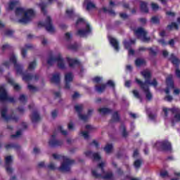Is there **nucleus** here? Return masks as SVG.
I'll list each match as a JSON object with an SVG mask.
<instances>
[{
  "instance_id": "obj_1",
  "label": "nucleus",
  "mask_w": 180,
  "mask_h": 180,
  "mask_svg": "<svg viewBox=\"0 0 180 180\" xmlns=\"http://www.w3.org/2000/svg\"><path fill=\"white\" fill-rule=\"evenodd\" d=\"M13 64L14 68L16 71V75H22L23 81H37L39 79V75H34L31 76L30 75H26L23 72V66L18 63V57L15 56V53H12L10 56L9 61L4 62L1 65H0V72H4V67H11V65Z\"/></svg>"
},
{
  "instance_id": "obj_2",
  "label": "nucleus",
  "mask_w": 180,
  "mask_h": 180,
  "mask_svg": "<svg viewBox=\"0 0 180 180\" xmlns=\"http://www.w3.org/2000/svg\"><path fill=\"white\" fill-rule=\"evenodd\" d=\"M141 75L145 79V82L143 83V82H141V80L139 79H136V81L137 84L140 85L141 89H143V93L146 95V99L148 101H151V99H153V94H151V92H150L148 86L151 85L152 86L156 88L157 85H158V83H157V80L155 79H153L151 82L150 81V78H151V72H150V70H143V72H141Z\"/></svg>"
},
{
  "instance_id": "obj_3",
  "label": "nucleus",
  "mask_w": 180,
  "mask_h": 180,
  "mask_svg": "<svg viewBox=\"0 0 180 180\" xmlns=\"http://www.w3.org/2000/svg\"><path fill=\"white\" fill-rule=\"evenodd\" d=\"M15 15H23L21 18L18 20L20 23H29V22H32L36 17V11L32 8L25 10L23 8L18 7L15 9Z\"/></svg>"
},
{
  "instance_id": "obj_4",
  "label": "nucleus",
  "mask_w": 180,
  "mask_h": 180,
  "mask_svg": "<svg viewBox=\"0 0 180 180\" xmlns=\"http://www.w3.org/2000/svg\"><path fill=\"white\" fill-rule=\"evenodd\" d=\"M53 158L54 160H61L62 162L60 167H59L60 171L63 172H68L71 169V165H74L75 164V161L74 160L70 159V158L67 156H61L58 154H53Z\"/></svg>"
},
{
  "instance_id": "obj_5",
  "label": "nucleus",
  "mask_w": 180,
  "mask_h": 180,
  "mask_svg": "<svg viewBox=\"0 0 180 180\" xmlns=\"http://www.w3.org/2000/svg\"><path fill=\"white\" fill-rule=\"evenodd\" d=\"M106 166L105 162L99 163L96 170H92V175L95 178H103L104 179H110L113 176L112 172L105 173L103 168Z\"/></svg>"
},
{
  "instance_id": "obj_6",
  "label": "nucleus",
  "mask_w": 180,
  "mask_h": 180,
  "mask_svg": "<svg viewBox=\"0 0 180 180\" xmlns=\"http://www.w3.org/2000/svg\"><path fill=\"white\" fill-rule=\"evenodd\" d=\"M48 65H54V64H57L58 68L60 70H64L65 68V60L61 56V54L58 53L55 58L51 56L47 60Z\"/></svg>"
},
{
  "instance_id": "obj_7",
  "label": "nucleus",
  "mask_w": 180,
  "mask_h": 180,
  "mask_svg": "<svg viewBox=\"0 0 180 180\" xmlns=\"http://www.w3.org/2000/svg\"><path fill=\"white\" fill-rule=\"evenodd\" d=\"M0 111L2 119L6 122H11V120L18 122L19 120V117L16 115L15 112H13L11 116L8 115V108H6V106L1 107Z\"/></svg>"
},
{
  "instance_id": "obj_8",
  "label": "nucleus",
  "mask_w": 180,
  "mask_h": 180,
  "mask_svg": "<svg viewBox=\"0 0 180 180\" xmlns=\"http://www.w3.org/2000/svg\"><path fill=\"white\" fill-rule=\"evenodd\" d=\"M134 30L135 35L138 39H140L142 41L148 42L150 41V37H147V31L144 30L143 27L139 28H132Z\"/></svg>"
},
{
  "instance_id": "obj_9",
  "label": "nucleus",
  "mask_w": 180,
  "mask_h": 180,
  "mask_svg": "<svg viewBox=\"0 0 180 180\" xmlns=\"http://www.w3.org/2000/svg\"><path fill=\"white\" fill-rule=\"evenodd\" d=\"M75 109L77 113H79V117L81 120H83V122H86L91 116H92V114L94 113V110L90 109L88 110L87 115H82L81 114V112H82V109H84V105L82 104L77 105L75 106Z\"/></svg>"
},
{
  "instance_id": "obj_10",
  "label": "nucleus",
  "mask_w": 180,
  "mask_h": 180,
  "mask_svg": "<svg viewBox=\"0 0 180 180\" xmlns=\"http://www.w3.org/2000/svg\"><path fill=\"white\" fill-rule=\"evenodd\" d=\"M92 32V28L89 24L84 23L80 25V28L77 30V34L80 37H86Z\"/></svg>"
},
{
  "instance_id": "obj_11",
  "label": "nucleus",
  "mask_w": 180,
  "mask_h": 180,
  "mask_svg": "<svg viewBox=\"0 0 180 180\" xmlns=\"http://www.w3.org/2000/svg\"><path fill=\"white\" fill-rule=\"evenodd\" d=\"M0 101H7L11 103L15 102V98L13 97L8 96V93H6V90H5V86H0Z\"/></svg>"
},
{
  "instance_id": "obj_12",
  "label": "nucleus",
  "mask_w": 180,
  "mask_h": 180,
  "mask_svg": "<svg viewBox=\"0 0 180 180\" xmlns=\"http://www.w3.org/2000/svg\"><path fill=\"white\" fill-rule=\"evenodd\" d=\"M163 112L165 113V116H168V112H174L176 113L174 117V122H180V110L179 108H173L169 109L167 108H163Z\"/></svg>"
},
{
  "instance_id": "obj_13",
  "label": "nucleus",
  "mask_w": 180,
  "mask_h": 180,
  "mask_svg": "<svg viewBox=\"0 0 180 180\" xmlns=\"http://www.w3.org/2000/svg\"><path fill=\"white\" fill-rule=\"evenodd\" d=\"M13 162V158L11 155H8L5 157V165H6V170L8 174H12L13 169L11 167V165Z\"/></svg>"
},
{
  "instance_id": "obj_14",
  "label": "nucleus",
  "mask_w": 180,
  "mask_h": 180,
  "mask_svg": "<svg viewBox=\"0 0 180 180\" xmlns=\"http://www.w3.org/2000/svg\"><path fill=\"white\" fill-rule=\"evenodd\" d=\"M166 83L167 88L165 90V94L168 95L169 94V89H174V82H172V75H169L166 78Z\"/></svg>"
},
{
  "instance_id": "obj_15",
  "label": "nucleus",
  "mask_w": 180,
  "mask_h": 180,
  "mask_svg": "<svg viewBox=\"0 0 180 180\" xmlns=\"http://www.w3.org/2000/svg\"><path fill=\"white\" fill-rule=\"evenodd\" d=\"M155 146L165 151H171V143L168 141L158 142Z\"/></svg>"
},
{
  "instance_id": "obj_16",
  "label": "nucleus",
  "mask_w": 180,
  "mask_h": 180,
  "mask_svg": "<svg viewBox=\"0 0 180 180\" xmlns=\"http://www.w3.org/2000/svg\"><path fill=\"white\" fill-rule=\"evenodd\" d=\"M72 79H74L72 73L68 72L65 75V89H70V83L72 82Z\"/></svg>"
},
{
  "instance_id": "obj_17",
  "label": "nucleus",
  "mask_w": 180,
  "mask_h": 180,
  "mask_svg": "<svg viewBox=\"0 0 180 180\" xmlns=\"http://www.w3.org/2000/svg\"><path fill=\"white\" fill-rule=\"evenodd\" d=\"M86 157H89V158H93L94 161H99L101 159V155L97 153H93L91 150H87L84 152Z\"/></svg>"
},
{
  "instance_id": "obj_18",
  "label": "nucleus",
  "mask_w": 180,
  "mask_h": 180,
  "mask_svg": "<svg viewBox=\"0 0 180 180\" xmlns=\"http://www.w3.org/2000/svg\"><path fill=\"white\" fill-rule=\"evenodd\" d=\"M136 43L135 40H131L129 41H124V46L127 50H129V54L133 56L134 54V50L130 49L131 47V44H134Z\"/></svg>"
},
{
  "instance_id": "obj_19",
  "label": "nucleus",
  "mask_w": 180,
  "mask_h": 180,
  "mask_svg": "<svg viewBox=\"0 0 180 180\" xmlns=\"http://www.w3.org/2000/svg\"><path fill=\"white\" fill-rule=\"evenodd\" d=\"M44 26L45 29L49 32V33H54L56 32V28H54V26H53V24L51 23H39L38 24V27H43Z\"/></svg>"
},
{
  "instance_id": "obj_20",
  "label": "nucleus",
  "mask_w": 180,
  "mask_h": 180,
  "mask_svg": "<svg viewBox=\"0 0 180 180\" xmlns=\"http://www.w3.org/2000/svg\"><path fill=\"white\" fill-rule=\"evenodd\" d=\"M33 49H34V46L32 45V44H28L25 45L24 47H22L21 49V55H22V58H26V54H27V50H33Z\"/></svg>"
},
{
  "instance_id": "obj_21",
  "label": "nucleus",
  "mask_w": 180,
  "mask_h": 180,
  "mask_svg": "<svg viewBox=\"0 0 180 180\" xmlns=\"http://www.w3.org/2000/svg\"><path fill=\"white\" fill-rule=\"evenodd\" d=\"M62 144L63 141L56 140V134H53L49 140V146L51 147H56V146H61Z\"/></svg>"
},
{
  "instance_id": "obj_22",
  "label": "nucleus",
  "mask_w": 180,
  "mask_h": 180,
  "mask_svg": "<svg viewBox=\"0 0 180 180\" xmlns=\"http://www.w3.org/2000/svg\"><path fill=\"white\" fill-rule=\"evenodd\" d=\"M6 79L8 84L13 86L15 91H20V89H21L22 87L19 85V84L15 83V80H13L11 77H6Z\"/></svg>"
},
{
  "instance_id": "obj_23",
  "label": "nucleus",
  "mask_w": 180,
  "mask_h": 180,
  "mask_svg": "<svg viewBox=\"0 0 180 180\" xmlns=\"http://www.w3.org/2000/svg\"><path fill=\"white\" fill-rule=\"evenodd\" d=\"M60 78L61 76L60 75V73H53L50 77V81L52 84H60Z\"/></svg>"
},
{
  "instance_id": "obj_24",
  "label": "nucleus",
  "mask_w": 180,
  "mask_h": 180,
  "mask_svg": "<svg viewBox=\"0 0 180 180\" xmlns=\"http://www.w3.org/2000/svg\"><path fill=\"white\" fill-rule=\"evenodd\" d=\"M66 60L68 61V63L69 64V67H70L71 68H74V67H76V65H79V60H78L77 59L67 57Z\"/></svg>"
},
{
  "instance_id": "obj_25",
  "label": "nucleus",
  "mask_w": 180,
  "mask_h": 180,
  "mask_svg": "<svg viewBox=\"0 0 180 180\" xmlns=\"http://www.w3.org/2000/svg\"><path fill=\"white\" fill-rule=\"evenodd\" d=\"M109 39V41L110 43V44L112 46V47H114L115 51H119V42L117 41V40H116V39L109 36L108 37Z\"/></svg>"
},
{
  "instance_id": "obj_26",
  "label": "nucleus",
  "mask_w": 180,
  "mask_h": 180,
  "mask_svg": "<svg viewBox=\"0 0 180 180\" xmlns=\"http://www.w3.org/2000/svg\"><path fill=\"white\" fill-rule=\"evenodd\" d=\"M84 4H86V11H91L96 8V5L89 0H84Z\"/></svg>"
},
{
  "instance_id": "obj_27",
  "label": "nucleus",
  "mask_w": 180,
  "mask_h": 180,
  "mask_svg": "<svg viewBox=\"0 0 180 180\" xmlns=\"http://www.w3.org/2000/svg\"><path fill=\"white\" fill-rule=\"evenodd\" d=\"M31 120L32 123H37V122L40 121V115L39 113H37V112H32L31 115Z\"/></svg>"
},
{
  "instance_id": "obj_28",
  "label": "nucleus",
  "mask_w": 180,
  "mask_h": 180,
  "mask_svg": "<svg viewBox=\"0 0 180 180\" xmlns=\"http://www.w3.org/2000/svg\"><path fill=\"white\" fill-rule=\"evenodd\" d=\"M140 9L142 12H144V13H148V7L147 6V2L141 1Z\"/></svg>"
},
{
  "instance_id": "obj_29",
  "label": "nucleus",
  "mask_w": 180,
  "mask_h": 180,
  "mask_svg": "<svg viewBox=\"0 0 180 180\" xmlns=\"http://www.w3.org/2000/svg\"><path fill=\"white\" fill-rule=\"evenodd\" d=\"M102 9L104 13H108L109 15H110V16H116V12H115L113 9L112 8L107 9L106 7H103Z\"/></svg>"
},
{
  "instance_id": "obj_30",
  "label": "nucleus",
  "mask_w": 180,
  "mask_h": 180,
  "mask_svg": "<svg viewBox=\"0 0 180 180\" xmlns=\"http://www.w3.org/2000/svg\"><path fill=\"white\" fill-rule=\"evenodd\" d=\"M104 150L107 154H110L113 151V145L108 143L104 148Z\"/></svg>"
},
{
  "instance_id": "obj_31",
  "label": "nucleus",
  "mask_w": 180,
  "mask_h": 180,
  "mask_svg": "<svg viewBox=\"0 0 180 180\" xmlns=\"http://www.w3.org/2000/svg\"><path fill=\"white\" fill-rule=\"evenodd\" d=\"M144 64H146V60L143 58H137L135 60V65H136V67H141V65H144Z\"/></svg>"
},
{
  "instance_id": "obj_32",
  "label": "nucleus",
  "mask_w": 180,
  "mask_h": 180,
  "mask_svg": "<svg viewBox=\"0 0 180 180\" xmlns=\"http://www.w3.org/2000/svg\"><path fill=\"white\" fill-rule=\"evenodd\" d=\"M170 60L172 63V64H174V65H178L180 64V60L177 58H176L175 55L172 54L170 56Z\"/></svg>"
},
{
  "instance_id": "obj_33",
  "label": "nucleus",
  "mask_w": 180,
  "mask_h": 180,
  "mask_svg": "<svg viewBox=\"0 0 180 180\" xmlns=\"http://www.w3.org/2000/svg\"><path fill=\"white\" fill-rule=\"evenodd\" d=\"M98 112L101 115H108V113H110V110L107 108H101L98 109Z\"/></svg>"
},
{
  "instance_id": "obj_34",
  "label": "nucleus",
  "mask_w": 180,
  "mask_h": 180,
  "mask_svg": "<svg viewBox=\"0 0 180 180\" xmlns=\"http://www.w3.org/2000/svg\"><path fill=\"white\" fill-rule=\"evenodd\" d=\"M39 8H41V11L42 12V13H44V15L47 14V10L46 9V8H47V6L46 5V4L44 3H41L39 4Z\"/></svg>"
},
{
  "instance_id": "obj_35",
  "label": "nucleus",
  "mask_w": 180,
  "mask_h": 180,
  "mask_svg": "<svg viewBox=\"0 0 180 180\" xmlns=\"http://www.w3.org/2000/svg\"><path fill=\"white\" fill-rule=\"evenodd\" d=\"M116 174L121 179L124 180V173L122 171V169L118 168L117 169Z\"/></svg>"
},
{
  "instance_id": "obj_36",
  "label": "nucleus",
  "mask_w": 180,
  "mask_h": 180,
  "mask_svg": "<svg viewBox=\"0 0 180 180\" xmlns=\"http://www.w3.org/2000/svg\"><path fill=\"white\" fill-rule=\"evenodd\" d=\"M105 89H106V84H103L101 86H96V91L97 92H103V91H105Z\"/></svg>"
},
{
  "instance_id": "obj_37",
  "label": "nucleus",
  "mask_w": 180,
  "mask_h": 180,
  "mask_svg": "<svg viewBox=\"0 0 180 180\" xmlns=\"http://www.w3.org/2000/svg\"><path fill=\"white\" fill-rule=\"evenodd\" d=\"M167 29L169 30H178V24L172 23L171 25H168Z\"/></svg>"
},
{
  "instance_id": "obj_38",
  "label": "nucleus",
  "mask_w": 180,
  "mask_h": 180,
  "mask_svg": "<svg viewBox=\"0 0 180 180\" xmlns=\"http://www.w3.org/2000/svg\"><path fill=\"white\" fill-rule=\"evenodd\" d=\"M36 61H32L31 63H30L29 65H28V70L29 71H32V70H34L36 68Z\"/></svg>"
},
{
  "instance_id": "obj_39",
  "label": "nucleus",
  "mask_w": 180,
  "mask_h": 180,
  "mask_svg": "<svg viewBox=\"0 0 180 180\" xmlns=\"http://www.w3.org/2000/svg\"><path fill=\"white\" fill-rule=\"evenodd\" d=\"M68 18H69V19H72V18H74V11L73 10H66L65 12Z\"/></svg>"
},
{
  "instance_id": "obj_40",
  "label": "nucleus",
  "mask_w": 180,
  "mask_h": 180,
  "mask_svg": "<svg viewBox=\"0 0 180 180\" xmlns=\"http://www.w3.org/2000/svg\"><path fill=\"white\" fill-rule=\"evenodd\" d=\"M120 131L124 137H126V136H127V131H126V127H124V124L121 125Z\"/></svg>"
},
{
  "instance_id": "obj_41",
  "label": "nucleus",
  "mask_w": 180,
  "mask_h": 180,
  "mask_svg": "<svg viewBox=\"0 0 180 180\" xmlns=\"http://www.w3.org/2000/svg\"><path fill=\"white\" fill-rule=\"evenodd\" d=\"M58 130L63 136H67V134H68V132L67 131V130L64 129V128L62 126L58 127Z\"/></svg>"
},
{
  "instance_id": "obj_42",
  "label": "nucleus",
  "mask_w": 180,
  "mask_h": 180,
  "mask_svg": "<svg viewBox=\"0 0 180 180\" xmlns=\"http://www.w3.org/2000/svg\"><path fill=\"white\" fill-rule=\"evenodd\" d=\"M132 94H133L135 98H136V99H140V101H141V95H140V94L139 93V91L134 90L132 91Z\"/></svg>"
},
{
  "instance_id": "obj_43",
  "label": "nucleus",
  "mask_w": 180,
  "mask_h": 180,
  "mask_svg": "<svg viewBox=\"0 0 180 180\" xmlns=\"http://www.w3.org/2000/svg\"><path fill=\"white\" fill-rule=\"evenodd\" d=\"M141 160H136L135 162H134V167L136 169H139V168H140V167L141 166Z\"/></svg>"
},
{
  "instance_id": "obj_44",
  "label": "nucleus",
  "mask_w": 180,
  "mask_h": 180,
  "mask_svg": "<svg viewBox=\"0 0 180 180\" xmlns=\"http://www.w3.org/2000/svg\"><path fill=\"white\" fill-rule=\"evenodd\" d=\"M119 114L117 113V112H115L113 113L112 115V122H119Z\"/></svg>"
},
{
  "instance_id": "obj_45",
  "label": "nucleus",
  "mask_w": 180,
  "mask_h": 180,
  "mask_svg": "<svg viewBox=\"0 0 180 180\" xmlns=\"http://www.w3.org/2000/svg\"><path fill=\"white\" fill-rule=\"evenodd\" d=\"M18 4V1H11L10 2L9 4V9L11 11L15 9V6Z\"/></svg>"
},
{
  "instance_id": "obj_46",
  "label": "nucleus",
  "mask_w": 180,
  "mask_h": 180,
  "mask_svg": "<svg viewBox=\"0 0 180 180\" xmlns=\"http://www.w3.org/2000/svg\"><path fill=\"white\" fill-rule=\"evenodd\" d=\"M76 23H88V21L85 18L79 17L77 18Z\"/></svg>"
},
{
  "instance_id": "obj_47",
  "label": "nucleus",
  "mask_w": 180,
  "mask_h": 180,
  "mask_svg": "<svg viewBox=\"0 0 180 180\" xmlns=\"http://www.w3.org/2000/svg\"><path fill=\"white\" fill-rule=\"evenodd\" d=\"M22 136V131H18L15 134L11 135L12 139H19Z\"/></svg>"
},
{
  "instance_id": "obj_48",
  "label": "nucleus",
  "mask_w": 180,
  "mask_h": 180,
  "mask_svg": "<svg viewBox=\"0 0 180 180\" xmlns=\"http://www.w3.org/2000/svg\"><path fill=\"white\" fill-rule=\"evenodd\" d=\"M152 23H160V18L157 16H153L151 18Z\"/></svg>"
},
{
  "instance_id": "obj_49",
  "label": "nucleus",
  "mask_w": 180,
  "mask_h": 180,
  "mask_svg": "<svg viewBox=\"0 0 180 180\" xmlns=\"http://www.w3.org/2000/svg\"><path fill=\"white\" fill-rule=\"evenodd\" d=\"M151 7L153 11H158V9H160V6L155 3H152L151 4Z\"/></svg>"
},
{
  "instance_id": "obj_50",
  "label": "nucleus",
  "mask_w": 180,
  "mask_h": 180,
  "mask_svg": "<svg viewBox=\"0 0 180 180\" xmlns=\"http://www.w3.org/2000/svg\"><path fill=\"white\" fill-rule=\"evenodd\" d=\"M82 136L86 140H88L89 139V135L88 134V131H82L81 132Z\"/></svg>"
},
{
  "instance_id": "obj_51",
  "label": "nucleus",
  "mask_w": 180,
  "mask_h": 180,
  "mask_svg": "<svg viewBox=\"0 0 180 180\" xmlns=\"http://www.w3.org/2000/svg\"><path fill=\"white\" fill-rule=\"evenodd\" d=\"M176 14L172 11H166V16H170L171 18H175Z\"/></svg>"
},
{
  "instance_id": "obj_52",
  "label": "nucleus",
  "mask_w": 180,
  "mask_h": 180,
  "mask_svg": "<svg viewBox=\"0 0 180 180\" xmlns=\"http://www.w3.org/2000/svg\"><path fill=\"white\" fill-rule=\"evenodd\" d=\"M65 40H67V41H70V40H71V39H72V36L69 32H67L65 34Z\"/></svg>"
},
{
  "instance_id": "obj_53",
  "label": "nucleus",
  "mask_w": 180,
  "mask_h": 180,
  "mask_svg": "<svg viewBox=\"0 0 180 180\" xmlns=\"http://www.w3.org/2000/svg\"><path fill=\"white\" fill-rule=\"evenodd\" d=\"M68 130L73 131L75 130V127H74V124L72 122H70L68 125Z\"/></svg>"
},
{
  "instance_id": "obj_54",
  "label": "nucleus",
  "mask_w": 180,
  "mask_h": 180,
  "mask_svg": "<svg viewBox=\"0 0 180 180\" xmlns=\"http://www.w3.org/2000/svg\"><path fill=\"white\" fill-rule=\"evenodd\" d=\"M28 89H30L31 92H36V91H37V88L31 84L28 85Z\"/></svg>"
},
{
  "instance_id": "obj_55",
  "label": "nucleus",
  "mask_w": 180,
  "mask_h": 180,
  "mask_svg": "<svg viewBox=\"0 0 180 180\" xmlns=\"http://www.w3.org/2000/svg\"><path fill=\"white\" fill-rule=\"evenodd\" d=\"M20 101L22 103H25V102L26 101H27V98H26L25 96V95H23V94H22V95H20Z\"/></svg>"
},
{
  "instance_id": "obj_56",
  "label": "nucleus",
  "mask_w": 180,
  "mask_h": 180,
  "mask_svg": "<svg viewBox=\"0 0 180 180\" xmlns=\"http://www.w3.org/2000/svg\"><path fill=\"white\" fill-rule=\"evenodd\" d=\"M173 99L172 96L167 95L165 97V101H167V102H172Z\"/></svg>"
},
{
  "instance_id": "obj_57",
  "label": "nucleus",
  "mask_w": 180,
  "mask_h": 180,
  "mask_svg": "<svg viewBox=\"0 0 180 180\" xmlns=\"http://www.w3.org/2000/svg\"><path fill=\"white\" fill-rule=\"evenodd\" d=\"M120 16L121 19H124V20L129 18V15L124 13H120Z\"/></svg>"
},
{
  "instance_id": "obj_58",
  "label": "nucleus",
  "mask_w": 180,
  "mask_h": 180,
  "mask_svg": "<svg viewBox=\"0 0 180 180\" xmlns=\"http://www.w3.org/2000/svg\"><path fill=\"white\" fill-rule=\"evenodd\" d=\"M160 176H162V178H167V176H168V172H167V171H162L160 172Z\"/></svg>"
},
{
  "instance_id": "obj_59",
  "label": "nucleus",
  "mask_w": 180,
  "mask_h": 180,
  "mask_svg": "<svg viewBox=\"0 0 180 180\" xmlns=\"http://www.w3.org/2000/svg\"><path fill=\"white\" fill-rule=\"evenodd\" d=\"M59 27L61 29V30H67L68 26H67V24L65 23H62V24H60Z\"/></svg>"
},
{
  "instance_id": "obj_60",
  "label": "nucleus",
  "mask_w": 180,
  "mask_h": 180,
  "mask_svg": "<svg viewBox=\"0 0 180 180\" xmlns=\"http://www.w3.org/2000/svg\"><path fill=\"white\" fill-rule=\"evenodd\" d=\"M5 148H6V150H9V148H16V146H15L14 144L10 143V144L6 145Z\"/></svg>"
},
{
  "instance_id": "obj_61",
  "label": "nucleus",
  "mask_w": 180,
  "mask_h": 180,
  "mask_svg": "<svg viewBox=\"0 0 180 180\" xmlns=\"http://www.w3.org/2000/svg\"><path fill=\"white\" fill-rule=\"evenodd\" d=\"M77 44H75L74 45H72V46H70V45L68 46V49H70V50H77Z\"/></svg>"
},
{
  "instance_id": "obj_62",
  "label": "nucleus",
  "mask_w": 180,
  "mask_h": 180,
  "mask_svg": "<svg viewBox=\"0 0 180 180\" xmlns=\"http://www.w3.org/2000/svg\"><path fill=\"white\" fill-rule=\"evenodd\" d=\"M107 85H109V86H112V88H115V82L112 80H109L107 82Z\"/></svg>"
},
{
  "instance_id": "obj_63",
  "label": "nucleus",
  "mask_w": 180,
  "mask_h": 180,
  "mask_svg": "<svg viewBox=\"0 0 180 180\" xmlns=\"http://www.w3.org/2000/svg\"><path fill=\"white\" fill-rule=\"evenodd\" d=\"M158 43H160V44H161L162 46H167V42H165V41L164 39H160L158 41Z\"/></svg>"
},
{
  "instance_id": "obj_64",
  "label": "nucleus",
  "mask_w": 180,
  "mask_h": 180,
  "mask_svg": "<svg viewBox=\"0 0 180 180\" xmlns=\"http://www.w3.org/2000/svg\"><path fill=\"white\" fill-rule=\"evenodd\" d=\"M6 36H12V34H13V31L8 30L6 31Z\"/></svg>"
}]
</instances>
